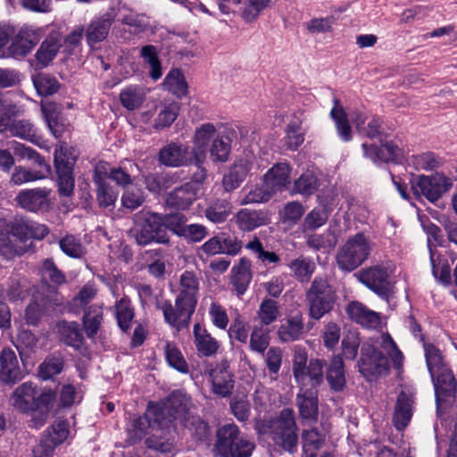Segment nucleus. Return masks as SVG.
Instances as JSON below:
<instances>
[{"mask_svg":"<svg viewBox=\"0 0 457 457\" xmlns=\"http://www.w3.org/2000/svg\"><path fill=\"white\" fill-rule=\"evenodd\" d=\"M192 403L190 397L180 392L172 393L165 402L161 404L151 405L146 416L135 417L128 428L131 440L140 439L146 429L166 426V416L174 420H180L190 430L195 429V434L199 438L208 434V426L200 419L191 415Z\"/></svg>","mask_w":457,"mask_h":457,"instance_id":"obj_1","label":"nucleus"},{"mask_svg":"<svg viewBox=\"0 0 457 457\" xmlns=\"http://www.w3.org/2000/svg\"><path fill=\"white\" fill-rule=\"evenodd\" d=\"M307 360L306 351L296 347L293 358V374L300 387L296 406L303 420L314 422L319 414L317 387L323 382L324 362L312 359L307 365Z\"/></svg>","mask_w":457,"mask_h":457,"instance_id":"obj_2","label":"nucleus"},{"mask_svg":"<svg viewBox=\"0 0 457 457\" xmlns=\"http://www.w3.org/2000/svg\"><path fill=\"white\" fill-rule=\"evenodd\" d=\"M403 356L388 333H382L366 340L361 349L358 361L360 372L372 381L388 373L390 362L399 369Z\"/></svg>","mask_w":457,"mask_h":457,"instance_id":"obj_3","label":"nucleus"},{"mask_svg":"<svg viewBox=\"0 0 457 457\" xmlns=\"http://www.w3.org/2000/svg\"><path fill=\"white\" fill-rule=\"evenodd\" d=\"M54 394L44 390L37 394V387L31 382L20 385L11 396L12 405L21 412H33L32 426L42 427L49 417Z\"/></svg>","mask_w":457,"mask_h":457,"instance_id":"obj_4","label":"nucleus"},{"mask_svg":"<svg viewBox=\"0 0 457 457\" xmlns=\"http://www.w3.org/2000/svg\"><path fill=\"white\" fill-rule=\"evenodd\" d=\"M148 211H141L135 215V224L130 232L138 245H145L153 242L168 244L167 218Z\"/></svg>","mask_w":457,"mask_h":457,"instance_id":"obj_5","label":"nucleus"},{"mask_svg":"<svg viewBox=\"0 0 457 457\" xmlns=\"http://www.w3.org/2000/svg\"><path fill=\"white\" fill-rule=\"evenodd\" d=\"M254 448L252 440L239 436L236 425L228 424L218 430L213 452L218 457H250Z\"/></svg>","mask_w":457,"mask_h":457,"instance_id":"obj_6","label":"nucleus"},{"mask_svg":"<svg viewBox=\"0 0 457 457\" xmlns=\"http://www.w3.org/2000/svg\"><path fill=\"white\" fill-rule=\"evenodd\" d=\"M372 248L373 243L362 233L349 237L337 256L339 268L346 271L355 270L368 259Z\"/></svg>","mask_w":457,"mask_h":457,"instance_id":"obj_7","label":"nucleus"},{"mask_svg":"<svg viewBox=\"0 0 457 457\" xmlns=\"http://www.w3.org/2000/svg\"><path fill=\"white\" fill-rule=\"evenodd\" d=\"M427 365L430 372L436 401L443 393L452 392L454 389V378L452 372L445 367L440 351L433 345H424Z\"/></svg>","mask_w":457,"mask_h":457,"instance_id":"obj_8","label":"nucleus"},{"mask_svg":"<svg viewBox=\"0 0 457 457\" xmlns=\"http://www.w3.org/2000/svg\"><path fill=\"white\" fill-rule=\"evenodd\" d=\"M270 435L273 442L285 451L295 453L297 448V426L291 409H284L279 416L272 421Z\"/></svg>","mask_w":457,"mask_h":457,"instance_id":"obj_9","label":"nucleus"},{"mask_svg":"<svg viewBox=\"0 0 457 457\" xmlns=\"http://www.w3.org/2000/svg\"><path fill=\"white\" fill-rule=\"evenodd\" d=\"M309 315L316 320L321 319L333 308L335 292L327 280L316 278L306 295Z\"/></svg>","mask_w":457,"mask_h":457,"instance_id":"obj_10","label":"nucleus"},{"mask_svg":"<svg viewBox=\"0 0 457 457\" xmlns=\"http://www.w3.org/2000/svg\"><path fill=\"white\" fill-rule=\"evenodd\" d=\"M76 155L64 145H60L54 152V167L57 174L58 192L62 196H71L73 194L75 179L73 166Z\"/></svg>","mask_w":457,"mask_h":457,"instance_id":"obj_11","label":"nucleus"},{"mask_svg":"<svg viewBox=\"0 0 457 457\" xmlns=\"http://www.w3.org/2000/svg\"><path fill=\"white\" fill-rule=\"evenodd\" d=\"M453 187V180L442 173L420 175L411 181V190L417 197L424 196L434 203Z\"/></svg>","mask_w":457,"mask_h":457,"instance_id":"obj_12","label":"nucleus"},{"mask_svg":"<svg viewBox=\"0 0 457 457\" xmlns=\"http://www.w3.org/2000/svg\"><path fill=\"white\" fill-rule=\"evenodd\" d=\"M205 177L206 170L202 166H198V171L194 176L193 181L171 191L166 198V204L172 208L187 209L196 199L200 183L204 180Z\"/></svg>","mask_w":457,"mask_h":457,"instance_id":"obj_13","label":"nucleus"},{"mask_svg":"<svg viewBox=\"0 0 457 457\" xmlns=\"http://www.w3.org/2000/svg\"><path fill=\"white\" fill-rule=\"evenodd\" d=\"M15 113V106L0 95V132L9 130L14 137L30 140L35 137L33 125L25 120L10 123L11 116Z\"/></svg>","mask_w":457,"mask_h":457,"instance_id":"obj_14","label":"nucleus"},{"mask_svg":"<svg viewBox=\"0 0 457 457\" xmlns=\"http://www.w3.org/2000/svg\"><path fill=\"white\" fill-rule=\"evenodd\" d=\"M393 272L391 266L377 265L361 270L358 277L359 280L367 287L380 296H385L390 290L389 276Z\"/></svg>","mask_w":457,"mask_h":457,"instance_id":"obj_15","label":"nucleus"},{"mask_svg":"<svg viewBox=\"0 0 457 457\" xmlns=\"http://www.w3.org/2000/svg\"><path fill=\"white\" fill-rule=\"evenodd\" d=\"M199 279L192 271H185L179 278V294L177 296V303L182 304L187 313L195 312L197 303L199 291Z\"/></svg>","mask_w":457,"mask_h":457,"instance_id":"obj_16","label":"nucleus"},{"mask_svg":"<svg viewBox=\"0 0 457 457\" xmlns=\"http://www.w3.org/2000/svg\"><path fill=\"white\" fill-rule=\"evenodd\" d=\"M68 435L67 423L55 421L47 430L46 437L33 449V457H51L54 447L65 441Z\"/></svg>","mask_w":457,"mask_h":457,"instance_id":"obj_17","label":"nucleus"},{"mask_svg":"<svg viewBox=\"0 0 457 457\" xmlns=\"http://www.w3.org/2000/svg\"><path fill=\"white\" fill-rule=\"evenodd\" d=\"M219 134L216 127L209 122L195 129L192 152L197 167L205 160L210 145Z\"/></svg>","mask_w":457,"mask_h":457,"instance_id":"obj_18","label":"nucleus"},{"mask_svg":"<svg viewBox=\"0 0 457 457\" xmlns=\"http://www.w3.org/2000/svg\"><path fill=\"white\" fill-rule=\"evenodd\" d=\"M50 194L51 189L46 187L22 190L17 195L16 201L27 211L44 212L47 211L51 205Z\"/></svg>","mask_w":457,"mask_h":457,"instance_id":"obj_19","label":"nucleus"},{"mask_svg":"<svg viewBox=\"0 0 457 457\" xmlns=\"http://www.w3.org/2000/svg\"><path fill=\"white\" fill-rule=\"evenodd\" d=\"M166 220L169 229L189 241L199 242L207 235L206 228L203 225H186V218L182 214L170 215Z\"/></svg>","mask_w":457,"mask_h":457,"instance_id":"obj_20","label":"nucleus"},{"mask_svg":"<svg viewBox=\"0 0 457 457\" xmlns=\"http://www.w3.org/2000/svg\"><path fill=\"white\" fill-rule=\"evenodd\" d=\"M159 160L166 166L178 167L190 163L194 160V154L188 146L171 143L161 149Z\"/></svg>","mask_w":457,"mask_h":457,"instance_id":"obj_21","label":"nucleus"},{"mask_svg":"<svg viewBox=\"0 0 457 457\" xmlns=\"http://www.w3.org/2000/svg\"><path fill=\"white\" fill-rule=\"evenodd\" d=\"M346 312L353 321L364 328L376 329L381 324L380 314L360 302H351L346 307Z\"/></svg>","mask_w":457,"mask_h":457,"instance_id":"obj_22","label":"nucleus"},{"mask_svg":"<svg viewBox=\"0 0 457 457\" xmlns=\"http://www.w3.org/2000/svg\"><path fill=\"white\" fill-rule=\"evenodd\" d=\"M212 390L216 395L228 396L234 387L233 374L227 361L218 363L211 371Z\"/></svg>","mask_w":457,"mask_h":457,"instance_id":"obj_23","label":"nucleus"},{"mask_svg":"<svg viewBox=\"0 0 457 457\" xmlns=\"http://www.w3.org/2000/svg\"><path fill=\"white\" fill-rule=\"evenodd\" d=\"M254 163L253 157L237 159L223 178V187L226 191H232L239 187L252 170Z\"/></svg>","mask_w":457,"mask_h":457,"instance_id":"obj_24","label":"nucleus"},{"mask_svg":"<svg viewBox=\"0 0 457 457\" xmlns=\"http://www.w3.org/2000/svg\"><path fill=\"white\" fill-rule=\"evenodd\" d=\"M291 168L286 162L273 165L263 176L265 187L273 194L284 191L290 184Z\"/></svg>","mask_w":457,"mask_h":457,"instance_id":"obj_25","label":"nucleus"},{"mask_svg":"<svg viewBox=\"0 0 457 457\" xmlns=\"http://www.w3.org/2000/svg\"><path fill=\"white\" fill-rule=\"evenodd\" d=\"M23 378L18 358L13 350L4 348L0 354V378L6 383L16 382Z\"/></svg>","mask_w":457,"mask_h":457,"instance_id":"obj_26","label":"nucleus"},{"mask_svg":"<svg viewBox=\"0 0 457 457\" xmlns=\"http://www.w3.org/2000/svg\"><path fill=\"white\" fill-rule=\"evenodd\" d=\"M362 147L364 154L375 163L395 162L402 155L401 149L393 143H385L379 147L363 144Z\"/></svg>","mask_w":457,"mask_h":457,"instance_id":"obj_27","label":"nucleus"},{"mask_svg":"<svg viewBox=\"0 0 457 457\" xmlns=\"http://www.w3.org/2000/svg\"><path fill=\"white\" fill-rule=\"evenodd\" d=\"M39 38L37 30L27 27L22 28L12 41L10 50L15 56H24L38 43Z\"/></svg>","mask_w":457,"mask_h":457,"instance_id":"obj_28","label":"nucleus"},{"mask_svg":"<svg viewBox=\"0 0 457 457\" xmlns=\"http://www.w3.org/2000/svg\"><path fill=\"white\" fill-rule=\"evenodd\" d=\"M252 280L251 262L241 258L231 269V284L238 295H244Z\"/></svg>","mask_w":457,"mask_h":457,"instance_id":"obj_29","label":"nucleus"},{"mask_svg":"<svg viewBox=\"0 0 457 457\" xmlns=\"http://www.w3.org/2000/svg\"><path fill=\"white\" fill-rule=\"evenodd\" d=\"M114 18L115 13L108 12L97 20L91 21L86 31L87 40L89 45L103 41L107 37Z\"/></svg>","mask_w":457,"mask_h":457,"instance_id":"obj_30","label":"nucleus"},{"mask_svg":"<svg viewBox=\"0 0 457 457\" xmlns=\"http://www.w3.org/2000/svg\"><path fill=\"white\" fill-rule=\"evenodd\" d=\"M235 221L240 229L251 231L267 224L270 221V216L267 212L243 209L237 213Z\"/></svg>","mask_w":457,"mask_h":457,"instance_id":"obj_31","label":"nucleus"},{"mask_svg":"<svg viewBox=\"0 0 457 457\" xmlns=\"http://www.w3.org/2000/svg\"><path fill=\"white\" fill-rule=\"evenodd\" d=\"M303 320L301 314L287 317L278 328V337L282 342L298 340L303 333Z\"/></svg>","mask_w":457,"mask_h":457,"instance_id":"obj_32","label":"nucleus"},{"mask_svg":"<svg viewBox=\"0 0 457 457\" xmlns=\"http://www.w3.org/2000/svg\"><path fill=\"white\" fill-rule=\"evenodd\" d=\"M193 332L195 347L201 354L204 356H211L216 353L220 345L204 328H203L199 323H196L194 326Z\"/></svg>","mask_w":457,"mask_h":457,"instance_id":"obj_33","label":"nucleus"},{"mask_svg":"<svg viewBox=\"0 0 457 457\" xmlns=\"http://www.w3.org/2000/svg\"><path fill=\"white\" fill-rule=\"evenodd\" d=\"M175 309L170 303H165L162 306L166 322L176 328L178 330L187 326L188 320L193 313H187L182 304H178L175 301Z\"/></svg>","mask_w":457,"mask_h":457,"instance_id":"obj_34","label":"nucleus"},{"mask_svg":"<svg viewBox=\"0 0 457 457\" xmlns=\"http://www.w3.org/2000/svg\"><path fill=\"white\" fill-rule=\"evenodd\" d=\"M411 407V397L405 393H401L398 396L394 413V422L397 429H403L410 422L412 416Z\"/></svg>","mask_w":457,"mask_h":457,"instance_id":"obj_35","label":"nucleus"},{"mask_svg":"<svg viewBox=\"0 0 457 457\" xmlns=\"http://www.w3.org/2000/svg\"><path fill=\"white\" fill-rule=\"evenodd\" d=\"M146 91L140 86L130 85L120 93L121 105L129 111L138 109L145 100Z\"/></svg>","mask_w":457,"mask_h":457,"instance_id":"obj_36","label":"nucleus"},{"mask_svg":"<svg viewBox=\"0 0 457 457\" xmlns=\"http://www.w3.org/2000/svg\"><path fill=\"white\" fill-rule=\"evenodd\" d=\"M330 116L333 119L338 136L343 141L352 139V129L347 114L338 100L334 101V107L330 111Z\"/></svg>","mask_w":457,"mask_h":457,"instance_id":"obj_37","label":"nucleus"},{"mask_svg":"<svg viewBox=\"0 0 457 457\" xmlns=\"http://www.w3.org/2000/svg\"><path fill=\"white\" fill-rule=\"evenodd\" d=\"M303 457H316L317 452L325 442V435L316 428L304 429L302 432Z\"/></svg>","mask_w":457,"mask_h":457,"instance_id":"obj_38","label":"nucleus"},{"mask_svg":"<svg viewBox=\"0 0 457 457\" xmlns=\"http://www.w3.org/2000/svg\"><path fill=\"white\" fill-rule=\"evenodd\" d=\"M327 380L334 391H341L345 385L344 362L340 356H336L330 362L327 371Z\"/></svg>","mask_w":457,"mask_h":457,"instance_id":"obj_39","label":"nucleus"},{"mask_svg":"<svg viewBox=\"0 0 457 457\" xmlns=\"http://www.w3.org/2000/svg\"><path fill=\"white\" fill-rule=\"evenodd\" d=\"M164 87L178 97L187 94V84L180 70L172 69L163 81Z\"/></svg>","mask_w":457,"mask_h":457,"instance_id":"obj_40","label":"nucleus"},{"mask_svg":"<svg viewBox=\"0 0 457 457\" xmlns=\"http://www.w3.org/2000/svg\"><path fill=\"white\" fill-rule=\"evenodd\" d=\"M280 310L277 301L264 298L259 305L257 317L262 325L268 326L280 317Z\"/></svg>","mask_w":457,"mask_h":457,"instance_id":"obj_41","label":"nucleus"},{"mask_svg":"<svg viewBox=\"0 0 457 457\" xmlns=\"http://www.w3.org/2000/svg\"><path fill=\"white\" fill-rule=\"evenodd\" d=\"M60 42L56 37H48L40 46L36 58L41 67L46 66L56 55Z\"/></svg>","mask_w":457,"mask_h":457,"instance_id":"obj_42","label":"nucleus"},{"mask_svg":"<svg viewBox=\"0 0 457 457\" xmlns=\"http://www.w3.org/2000/svg\"><path fill=\"white\" fill-rule=\"evenodd\" d=\"M288 267L294 277L301 282L309 281L315 270V264L303 256L293 260Z\"/></svg>","mask_w":457,"mask_h":457,"instance_id":"obj_43","label":"nucleus"},{"mask_svg":"<svg viewBox=\"0 0 457 457\" xmlns=\"http://www.w3.org/2000/svg\"><path fill=\"white\" fill-rule=\"evenodd\" d=\"M60 337L69 345L78 346L81 341V334L77 322L60 321L56 325Z\"/></svg>","mask_w":457,"mask_h":457,"instance_id":"obj_44","label":"nucleus"},{"mask_svg":"<svg viewBox=\"0 0 457 457\" xmlns=\"http://www.w3.org/2000/svg\"><path fill=\"white\" fill-rule=\"evenodd\" d=\"M318 188V180L313 172L306 171L303 173L294 182L292 194H300L303 195H311Z\"/></svg>","mask_w":457,"mask_h":457,"instance_id":"obj_45","label":"nucleus"},{"mask_svg":"<svg viewBox=\"0 0 457 457\" xmlns=\"http://www.w3.org/2000/svg\"><path fill=\"white\" fill-rule=\"evenodd\" d=\"M208 152L213 162H226L230 153V144L228 139L219 134L210 145Z\"/></svg>","mask_w":457,"mask_h":457,"instance_id":"obj_46","label":"nucleus"},{"mask_svg":"<svg viewBox=\"0 0 457 457\" xmlns=\"http://www.w3.org/2000/svg\"><path fill=\"white\" fill-rule=\"evenodd\" d=\"M103 320V312L101 307L92 305L85 313L83 323L86 333L88 337H94L101 325Z\"/></svg>","mask_w":457,"mask_h":457,"instance_id":"obj_47","label":"nucleus"},{"mask_svg":"<svg viewBox=\"0 0 457 457\" xmlns=\"http://www.w3.org/2000/svg\"><path fill=\"white\" fill-rule=\"evenodd\" d=\"M328 219V211L324 206L312 209L304 218L303 230H314L323 226Z\"/></svg>","mask_w":457,"mask_h":457,"instance_id":"obj_48","label":"nucleus"},{"mask_svg":"<svg viewBox=\"0 0 457 457\" xmlns=\"http://www.w3.org/2000/svg\"><path fill=\"white\" fill-rule=\"evenodd\" d=\"M337 244L336 236L330 231L322 234H312L308 237L307 245L315 250H323L328 252L335 247Z\"/></svg>","mask_w":457,"mask_h":457,"instance_id":"obj_49","label":"nucleus"},{"mask_svg":"<svg viewBox=\"0 0 457 457\" xmlns=\"http://www.w3.org/2000/svg\"><path fill=\"white\" fill-rule=\"evenodd\" d=\"M270 344L269 330L263 326H255L250 336V349L259 353H264Z\"/></svg>","mask_w":457,"mask_h":457,"instance_id":"obj_50","label":"nucleus"},{"mask_svg":"<svg viewBox=\"0 0 457 457\" xmlns=\"http://www.w3.org/2000/svg\"><path fill=\"white\" fill-rule=\"evenodd\" d=\"M115 315L119 327L126 331L129 328L134 312L130 302L127 298L120 299L115 306Z\"/></svg>","mask_w":457,"mask_h":457,"instance_id":"obj_51","label":"nucleus"},{"mask_svg":"<svg viewBox=\"0 0 457 457\" xmlns=\"http://www.w3.org/2000/svg\"><path fill=\"white\" fill-rule=\"evenodd\" d=\"M165 358L169 365L179 372L187 373L188 367L181 352L173 343H167L165 345Z\"/></svg>","mask_w":457,"mask_h":457,"instance_id":"obj_52","label":"nucleus"},{"mask_svg":"<svg viewBox=\"0 0 457 457\" xmlns=\"http://www.w3.org/2000/svg\"><path fill=\"white\" fill-rule=\"evenodd\" d=\"M63 369V361L59 356L46 358L38 367V377L43 380L52 378Z\"/></svg>","mask_w":457,"mask_h":457,"instance_id":"obj_53","label":"nucleus"},{"mask_svg":"<svg viewBox=\"0 0 457 457\" xmlns=\"http://www.w3.org/2000/svg\"><path fill=\"white\" fill-rule=\"evenodd\" d=\"M141 56L144 60L149 64L150 70V77L154 80H158L162 75V67L161 62L157 56V50L154 46H145L141 49Z\"/></svg>","mask_w":457,"mask_h":457,"instance_id":"obj_54","label":"nucleus"},{"mask_svg":"<svg viewBox=\"0 0 457 457\" xmlns=\"http://www.w3.org/2000/svg\"><path fill=\"white\" fill-rule=\"evenodd\" d=\"M270 3V0H245V6H241L240 10L242 18L246 21H254Z\"/></svg>","mask_w":457,"mask_h":457,"instance_id":"obj_55","label":"nucleus"},{"mask_svg":"<svg viewBox=\"0 0 457 457\" xmlns=\"http://www.w3.org/2000/svg\"><path fill=\"white\" fill-rule=\"evenodd\" d=\"M37 93L41 96H50L59 89V83L56 79L45 74H39L33 79Z\"/></svg>","mask_w":457,"mask_h":457,"instance_id":"obj_56","label":"nucleus"},{"mask_svg":"<svg viewBox=\"0 0 457 457\" xmlns=\"http://www.w3.org/2000/svg\"><path fill=\"white\" fill-rule=\"evenodd\" d=\"M145 202V195L140 188L136 187H128L125 188L121 196L123 207L135 210Z\"/></svg>","mask_w":457,"mask_h":457,"instance_id":"obj_57","label":"nucleus"},{"mask_svg":"<svg viewBox=\"0 0 457 457\" xmlns=\"http://www.w3.org/2000/svg\"><path fill=\"white\" fill-rule=\"evenodd\" d=\"M41 110L49 129L55 137H59L60 130L57 129V125L60 109L58 105L54 103H43Z\"/></svg>","mask_w":457,"mask_h":457,"instance_id":"obj_58","label":"nucleus"},{"mask_svg":"<svg viewBox=\"0 0 457 457\" xmlns=\"http://www.w3.org/2000/svg\"><path fill=\"white\" fill-rule=\"evenodd\" d=\"M179 110V107L177 103H170L165 105L158 114L154 128L160 129L171 125L178 116Z\"/></svg>","mask_w":457,"mask_h":457,"instance_id":"obj_59","label":"nucleus"},{"mask_svg":"<svg viewBox=\"0 0 457 457\" xmlns=\"http://www.w3.org/2000/svg\"><path fill=\"white\" fill-rule=\"evenodd\" d=\"M41 275L44 279L49 280L54 286H60L66 282L65 275L57 269L54 262L50 259L44 261Z\"/></svg>","mask_w":457,"mask_h":457,"instance_id":"obj_60","label":"nucleus"},{"mask_svg":"<svg viewBox=\"0 0 457 457\" xmlns=\"http://www.w3.org/2000/svg\"><path fill=\"white\" fill-rule=\"evenodd\" d=\"M62 251L70 257L80 258L85 254V247L73 236H66L59 242Z\"/></svg>","mask_w":457,"mask_h":457,"instance_id":"obj_61","label":"nucleus"},{"mask_svg":"<svg viewBox=\"0 0 457 457\" xmlns=\"http://www.w3.org/2000/svg\"><path fill=\"white\" fill-rule=\"evenodd\" d=\"M96 199L99 205L102 207H108L113 205L118 197L116 192L112 186L107 182L96 184Z\"/></svg>","mask_w":457,"mask_h":457,"instance_id":"obj_62","label":"nucleus"},{"mask_svg":"<svg viewBox=\"0 0 457 457\" xmlns=\"http://www.w3.org/2000/svg\"><path fill=\"white\" fill-rule=\"evenodd\" d=\"M44 299L40 295H35L32 302L29 303L25 311V319L30 325L37 323L45 309Z\"/></svg>","mask_w":457,"mask_h":457,"instance_id":"obj_63","label":"nucleus"},{"mask_svg":"<svg viewBox=\"0 0 457 457\" xmlns=\"http://www.w3.org/2000/svg\"><path fill=\"white\" fill-rule=\"evenodd\" d=\"M0 293L9 300L15 301L22 293L21 279L16 276L11 277L5 284L0 287Z\"/></svg>","mask_w":457,"mask_h":457,"instance_id":"obj_64","label":"nucleus"}]
</instances>
